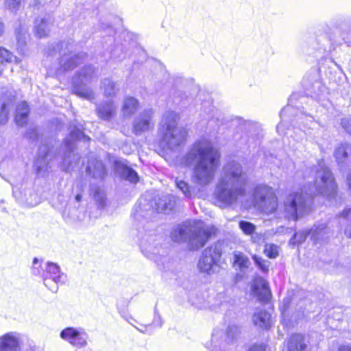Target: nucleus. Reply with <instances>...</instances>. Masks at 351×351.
Masks as SVG:
<instances>
[{"instance_id": "nucleus-1", "label": "nucleus", "mask_w": 351, "mask_h": 351, "mask_svg": "<svg viewBox=\"0 0 351 351\" xmlns=\"http://www.w3.org/2000/svg\"><path fill=\"white\" fill-rule=\"evenodd\" d=\"M337 184L330 169L319 162L316 169L313 185H304L296 191L289 193L285 198L283 211L286 218L296 221L311 210V197L321 194L328 198L336 193Z\"/></svg>"}, {"instance_id": "nucleus-2", "label": "nucleus", "mask_w": 351, "mask_h": 351, "mask_svg": "<svg viewBox=\"0 0 351 351\" xmlns=\"http://www.w3.org/2000/svg\"><path fill=\"white\" fill-rule=\"evenodd\" d=\"M220 154L206 139L196 141L189 152L180 159L184 167H193L191 182L197 189L205 188L214 180L219 166Z\"/></svg>"}, {"instance_id": "nucleus-3", "label": "nucleus", "mask_w": 351, "mask_h": 351, "mask_svg": "<svg viewBox=\"0 0 351 351\" xmlns=\"http://www.w3.org/2000/svg\"><path fill=\"white\" fill-rule=\"evenodd\" d=\"M246 183L247 176L241 165L234 160L228 162L223 167L215 191L219 206L225 208L235 203L244 195Z\"/></svg>"}, {"instance_id": "nucleus-4", "label": "nucleus", "mask_w": 351, "mask_h": 351, "mask_svg": "<svg viewBox=\"0 0 351 351\" xmlns=\"http://www.w3.org/2000/svg\"><path fill=\"white\" fill-rule=\"evenodd\" d=\"M75 140H82L88 141L90 138L86 136L80 129L74 126L70 127V138H66L64 141L65 152L64 156H56L53 148H49L47 145H43L39 147L38 158H36L34 166L37 173L39 175H43L49 168H51V162L56 160L60 164L61 169L63 171L71 170L80 162V158L74 152Z\"/></svg>"}, {"instance_id": "nucleus-5", "label": "nucleus", "mask_w": 351, "mask_h": 351, "mask_svg": "<svg viewBox=\"0 0 351 351\" xmlns=\"http://www.w3.org/2000/svg\"><path fill=\"white\" fill-rule=\"evenodd\" d=\"M213 228L200 220L186 221L175 228L171 234L174 242H186L192 250L202 247L212 233Z\"/></svg>"}, {"instance_id": "nucleus-6", "label": "nucleus", "mask_w": 351, "mask_h": 351, "mask_svg": "<svg viewBox=\"0 0 351 351\" xmlns=\"http://www.w3.org/2000/svg\"><path fill=\"white\" fill-rule=\"evenodd\" d=\"M178 114L173 111L166 112L162 119L159 134L160 145L165 149L176 150L186 140L187 130L182 127H178Z\"/></svg>"}, {"instance_id": "nucleus-7", "label": "nucleus", "mask_w": 351, "mask_h": 351, "mask_svg": "<svg viewBox=\"0 0 351 351\" xmlns=\"http://www.w3.org/2000/svg\"><path fill=\"white\" fill-rule=\"evenodd\" d=\"M32 272L34 276H40L45 287L54 293L58 291L59 285L66 281V276L57 264L51 262L42 263L37 258L33 261Z\"/></svg>"}, {"instance_id": "nucleus-8", "label": "nucleus", "mask_w": 351, "mask_h": 351, "mask_svg": "<svg viewBox=\"0 0 351 351\" xmlns=\"http://www.w3.org/2000/svg\"><path fill=\"white\" fill-rule=\"evenodd\" d=\"M95 71L93 66L88 65L83 67L75 75L72 80L73 93L84 99L92 100L94 99V93L92 90L85 86L86 84L90 82L95 76Z\"/></svg>"}, {"instance_id": "nucleus-9", "label": "nucleus", "mask_w": 351, "mask_h": 351, "mask_svg": "<svg viewBox=\"0 0 351 351\" xmlns=\"http://www.w3.org/2000/svg\"><path fill=\"white\" fill-rule=\"evenodd\" d=\"M254 201L255 206L265 213H271L278 207V199L273 189L265 185L255 188Z\"/></svg>"}, {"instance_id": "nucleus-10", "label": "nucleus", "mask_w": 351, "mask_h": 351, "mask_svg": "<svg viewBox=\"0 0 351 351\" xmlns=\"http://www.w3.org/2000/svg\"><path fill=\"white\" fill-rule=\"evenodd\" d=\"M74 45L71 43L62 42L57 45L59 53L62 56L60 59V68L58 74L62 71L73 69L79 64L82 63L85 57L84 53L76 54L73 52Z\"/></svg>"}, {"instance_id": "nucleus-11", "label": "nucleus", "mask_w": 351, "mask_h": 351, "mask_svg": "<svg viewBox=\"0 0 351 351\" xmlns=\"http://www.w3.org/2000/svg\"><path fill=\"white\" fill-rule=\"evenodd\" d=\"M60 337L77 348H83L88 345V335L82 328H66L60 332Z\"/></svg>"}, {"instance_id": "nucleus-12", "label": "nucleus", "mask_w": 351, "mask_h": 351, "mask_svg": "<svg viewBox=\"0 0 351 351\" xmlns=\"http://www.w3.org/2000/svg\"><path fill=\"white\" fill-rule=\"evenodd\" d=\"M154 114L152 108L145 110L138 114L133 121V132L140 135L152 129L154 126Z\"/></svg>"}, {"instance_id": "nucleus-13", "label": "nucleus", "mask_w": 351, "mask_h": 351, "mask_svg": "<svg viewBox=\"0 0 351 351\" xmlns=\"http://www.w3.org/2000/svg\"><path fill=\"white\" fill-rule=\"evenodd\" d=\"M220 256V251L217 247H210L205 249L197 265L199 271L202 273L210 274Z\"/></svg>"}, {"instance_id": "nucleus-14", "label": "nucleus", "mask_w": 351, "mask_h": 351, "mask_svg": "<svg viewBox=\"0 0 351 351\" xmlns=\"http://www.w3.org/2000/svg\"><path fill=\"white\" fill-rule=\"evenodd\" d=\"M22 335L17 332H9L0 337V351H21Z\"/></svg>"}, {"instance_id": "nucleus-15", "label": "nucleus", "mask_w": 351, "mask_h": 351, "mask_svg": "<svg viewBox=\"0 0 351 351\" xmlns=\"http://www.w3.org/2000/svg\"><path fill=\"white\" fill-rule=\"evenodd\" d=\"M202 108L203 112L206 114V119L208 121V125L213 130H217L223 123V118L221 113L215 109L209 101L204 103Z\"/></svg>"}, {"instance_id": "nucleus-16", "label": "nucleus", "mask_w": 351, "mask_h": 351, "mask_svg": "<svg viewBox=\"0 0 351 351\" xmlns=\"http://www.w3.org/2000/svg\"><path fill=\"white\" fill-rule=\"evenodd\" d=\"M252 291L260 301H267L270 297V290L267 282L263 278L255 279L252 285Z\"/></svg>"}, {"instance_id": "nucleus-17", "label": "nucleus", "mask_w": 351, "mask_h": 351, "mask_svg": "<svg viewBox=\"0 0 351 351\" xmlns=\"http://www.w3.org/2000/svg\"><path fill=\"white\" fill-rule=\"evenodd\" d=\"M176 204L175 197L171 195H164L154 199L153 208L158 213H168L171 211Z\"/></svg>"}, {"instance_id": "nucleus-18", "label": "nucleus", "mask_w": 351, "mask_h": 351, "mask_svg": "<svg viewBox=\"0 0 351 351\" xmlns=\"http://www.w3.org/2000/svg\"><path fill=\"white\" fill-rule=\"evenodd\" d=\"M254 324L259 328L268 330L272 326L271 314L263 309H258L252 316Z\"/></svg>"}, {"instance_id": "nucleus-19", "label": "nucleus", "mask_w": 351, "mask_h": 351, "mask_svg": "<svg viewBox=\"0 0 351 351\" xmlns=\"http://www.w3.org/2000/svg\"><path fill=\"white\" fill-rule=\"evenodd\" d=\"M53 24L52 17L47 16L42 19H37L34 23L36 35L39 38L45 37L49 35Z\"/></svg>"}, {"instance_id": "nucleus-20", "label": "nucleus", "mask_w": 351, "mask_h": 351, "mask_svg": "<svg viewBox=\"0 0 351 351\" xmlns=\"http://www.w3.org/2000/svg\"><path fill=\"white\" fill-rule=\"evenodd\" d=\"M114 169L117 173L120 176L132 183H136L138 182V176L137 173L132 168L128 167L124 162L121 161H116L114 162Z\"/></svg>"}, {"instance_id": "nucleus-21", "label": "nucleus", "mask_w": 351, "mask_h": 351, "mask_svg": "<svg viewBox=\"0 0 351 351\" xmlns=\"http://www.w3.org/2000/svg\"><path fill=\"white\" fill-rule=\"evenodd\" d=\"M86 172L95 178H103L106 173L104 164L97 159L88 160Z\"/></svg>"}, {"instance_id": "nucleus-22", "label": "nucleus", "mask_w": 351, "mask_h": 351, "mask_svg": "<svg viewBox=\"0 0 351 351\" xmlns=\"http://www.w3.org/2000/svg\"><path fill=\"white\" fill-rule=\"evenodd\" d=\"M308 230L311 239L315 242L327 239L330 233V229L325 223L315 225L313 228Z\"/></svg>"}, {"instance_id": "nucleus-23", "label": "nucleus", "mask_w": 351, "mask_h": 351, "mask_svg": "<svg viewBox=\"0 0 351 351\" xmlns=\"http://www.w3.org/2000/svg\"><path fill=\"white\" fill-rule=\"evenodd\" d=\"M306 343L302 335L294 334L288 341L289 351H305Z\"/></svg>"}, {"instance_id": "nucleus-24", "label": "nucleus", "mask_w": 351, "mask_h": 351, "mask_svg": "<svg viewBox=\"0 0 351 351\" xmlns=\"http://www.w3.org/2000/svg\"><path fill=\"white\" fill-rule=\"evenodd\" d=\"M29 109L26 102L19 104L16 110L15 121L18 125H25L28 119Z\"/></svg>"}, {"instance_id": "nucleus-25", "label": "nucleus", "mask_w": 351, "mask_h": 351, "mask_svg": "<svg viewBox=\"0 0 351 351\" xmlns=\"http://www.w3.org/2000/svg\"><path fill=\"white\" fill-rule=\"evenodd\" d=\"M175 184L178 190L187 198H191L195 196L197 186H191L185 180L176 178L175 179Z\"/></svg>"}, {"instance_id": "nucleus-26", "label": "nucleus", "mask_w": 351, "mask_h": 351, "mask_svg": "<svg viewBox=\"0 0 351 351\" xmlns=\"http://www.w3.org/2000/svg\"><path fill=\"white\" fill-rule=\"evenodd\" d=\"M138 106V101L134 97H128L123 101L121 109L123 117H129L134 114Z\"/></svg>"}, {"instance_id": "nucleus-27", "label": "nucleus", "mask_w": 351, "mask_h": 351, "mask_svg": "<svg viewBox=\"0 0 351 351\" xmlns=\"http://www.w3.org/2000/svg\"><path fill=\"white\" fill-rule=\"evenodd\" d=\"M116 107L112 101H109L104 105H100L97 108V113L99 116L104 119H110L114 113Z\"/></svg>"}, {"instance_id": "nucleus-28", "label": "nucleus", "mask_w": 351, "mask_h": 351, "mask_svg": "<svg viewBox=\"0 0 351 351\" xmlns=\"http://www.w3.org/2000/svg\"><path fill=\"white\" fill-rule=\"evenodd\" d=\"M351 147L346 143L341 144L338 146L334 153L338 164L343 163L348 156V152L350 151Z\"/></svg>"}, {"instance_id": "nucleus-29", "label": "nucleus", "mask_w": 351, "mask_h": 351, "mask_svg": "<svg viewBox=\"0 0 351 351\" xmlns=\"http://www.w3.org/2000/svg\"><path fill=\"white\" fill-rule=\"evenodd\" d=\"M141 248L142 252L148 258L154 260L156 263H157L159 265V262L161 258L160 256H158L160 253V249L158 248V247L152 246L151 245H143Z\"/></svg>"}, {"instance_id": "nucleus-30", "label": "nucleus", "mask_w": 351, "mask_h": 351, "mask_svg": "<svg viewBox=\"0 0 351 351\" xmlns=\"http://www.w3.org/2000/svg\"><path fill=\"white\" fill-rule=\"evenodd\" d=\"M16 36L17 39L18 49L22 51L25 46L27 40L29 38L27 28L23 25H20L16 29Z\"/></svg>"}, {"instance_id": "nucleus-31", "label": "nucleus", "mask_w": 351, "mask_h": 351, "mask_svg": "<svg viewBox=\"0 0 351 351\" xmlns=\"http://www.w3.org/2000/svg\"><path fill=\"white\" fill-rule=\"evenodd\" d=\"M104 95L108 97H112L116 95L117 88L116 83L110 79H105L101 82Z\"/></svg>"}, {"instance_id": "nucleus-32", "label": "nucleus", "mask_w": 351, "mask_h": 351, "mask_svg": "<svg viewBox=\"0 0 351 351\" xmlns=\"http://www.w3.org/2000/svg\"><path fill=\"white\" fill-rule=\"evenodd\" d=\"M13 107L12 101L3 102L0 109V124L4 125L8 120V114L11 108Z\"/></svg>"}, {"instance_id": "nucleus-33", "label": "nucleus", "mask_w": 351, "mask_h": 351, "mask_svg": "<svg viewBox=\"0 0 351 351\" xmlns=\"http://www.w3.org/2000/svg\"><path fill=\"white\" fill-rule=\"evenodd\" d=\"M239 227L242 230L243 234L248 236H252L256 230L255 225L246 221H240L239 222Z\"/></svg>"}, {"instance_id": "nucleus-34", "label": "nucleus", "mask_w": 351, "mask_h": 351, "mask_svg": "<svg viewBox=\"0 0 351 351\" xmlns=\"http://www.w3.org/2000/svg\"><path fill=\"white\" fill-rule=\"evenodd\" d=\"M234 264L242 269L248 267L250 261L242 253H237L234 254Z\"/></svg>"}, {"instance_id": "nucleus-35", "label": "nucleus", "mask_w": 351, "mask_h": 351, "mask_svg": "<svg viewBox=\"0 0 351 351\" xmlns=\"http://www.w3.org/2000/svg\"><path fill=\"white\" fill-rule=\"evenodd\" d=\"M308 236H310V232L308 230L299 231L294 234L293 238L291 239L290 243L294 245L300 244L306 240Z\"/></svg>"}, {"instance_id": "nucleus-36", "label": "nucleus", "mask_w": 351, "mask_h": 351, "mask_svg": "<svg viewBox=\"0 0 351 351\" xmlns=\"http://www.w3.org/2000/svg\"><path fill=\"white\" fill-rule=\"evenodd\" d=\"M265 254L269 258H276L278 256V247L275 244L267 243L264 248Z\"/></svg>"}, {"instance_id": "nucleus-37", "label": "nucleus", "mask_w": 351, "mask_h": 351, "mask_svg": "<svg viewBox=\"0 0 351 351\" xmlns=\"http://www.w3.org/2000/svg\"><path fill=\"white\" fill-rule=\"evenodd\" d=\"M92 193L95 200L99 205L103 207L105 204L106 195L103 190L99 188H95L92 189Z\"/></svg>"}, {"instance_id": "nucleus-38", "label": "nucleus", "mask_w": 351, "mask_h": 351, "mask_svg": "<svg viewBox=\"0 0 351 351\" xmlns=\"http://www.w3.org/2000/svg\"><path fill=\"white\" fill-rule=\"evenodd\" d=\"M23 1V0H5L4 5L5 8L12 12H16Z\"/></svg>"}, {"instance_id": "nucleus-39", "label": "nucleus", "mask_w": 351, "mask_h": 351, "mask_svg": "<svg viewBox=\"0 0 351 351\" xmlns=\"http://www.w3.org/2000/svg\"><path fill=\"white\" fill-rule=\"evenodd\" d=\"M253 259L255 263L258 266V267L263 271H267L269 267V262L263 259L261 257H258L257 256H254Z\"/></svg>"}, {"instance_id": "nucleus-40", "label": "nucleus", "mask_w": 351, "mask_h": 351, "mask_svg": "<svg viewBox=\"0 0 351 351\" xmlns=\"http://www.w3.org/2000/svg\"><path fill=\"white\" fill-rule=\"evenodd\" d=\"M289 303H290L289 298H285L283 300L282 306H280V311H281L282 316L284 320L285 319L286 312L289 307Z\"/></svg>"}, {"instance_id": "nucleus-41", "label": "nucleus", "mask_w": 351, "mask_h": 351, "mask_svg": "<svg viewBox=\"0 0 351 351\" xmlns=\"http://www.w3.org/2000/svg\"><path fill=\"white\" fill-rule=\"evenodd\" d=\"M251 240L253 243H261L265 240V236L261 233H256L254 232L251 236Z\"/></svg>"}, {"instance_id": "nucleus-42", "label": "nucleus", "mask_w": 351, "mask_h": 351, "mask_svg": "<svg viewBox=\"0 0 351 351\" xmlns=\"http://www.w3.org/2000/svg\"><path fill=\"white\" fill-rule=\"evenodd\" d=\"M341 125L347 132L351 134V119L344 118L341 120Z\"/></svg>"}, {"instance_id": "nucleus-43", "label": "nucleus", "mask_w": 351, "mask_h": 351, "mask_svg": "<svg viewBox=\"0 0 351 351\" xmlns=\"http://www.w3.org/2000/svg\"><path fill=\"white\" fill-rule=\"evenodd\" d=\"M250 351H265V347L262 345L253 346L250 348Z\"/></svg>"}, {"instance_id": "nucleus-44", "label": "nucleus", "mask_w": 351, "mask_h": 351, "mask_svg": "<svg viewBox=\"0 0 351 351\" xmlns=\"http://www.w3.org/2000/svg\"><path fill=\"white\" fill-rule=\"evenodd\" d=\"M121 315L128 321V323H130L132 325H133L132 322H136V320L130 315H125L124 313H123Z\"/></svg>"}, {"instance_id": "nucleus-45", "label": "nucleus", "mask_w": 351, "mask_h": 351, "mask_svg": "<svg viewBox=\"0 0 351 351\" xmlns=\"http://www.w3.org/2000/svg\"><path fill=\"white\" fill-rule=\"evenodd\" d=\"M338 351H351V345H342L339 346Z\"/></svg>"}, {"instance_id": "nucleus-46", "label": "nucleus", "mask_w": 351, "mask_h": 351, "mask_svg": "<svg viewBox=\"0 0 351 351\" xmlns=\"http://www.w3.org/2000/svg\"><path fill=\"white\" fill-rule=\"evenodd\" d=\"M291 108V107L289 106H287L285 108H284L280 112V117L282 119L285 114L290 111Z\"/></svg>"}, {"instance_id": "nucleus-47", "label": "nucleus", "mask_w": 351, "mask_h": 351, "mask_svg": "<svg viewBox=\"0 0 351 351\" xmlns=\"http://www.w3.org/2000/svg\"><path fill=\"white\" fill-rule=\"evenodd\" d=\"M344 233L347 237L351 238V223L346 227Z\"/></svg>"}, {"instance_id": "nucleus-48", "label": "nucleus", "mask_w": 351, "mask_h": 351, "mask_svg": "<svg viewBox=\"0 0 351 351\" xmlns=\"http://www.w3.org/2000/svg\"><path fill=\"white\" fill-rule=\"evenodd\" d=\"M347 184L351 194V171L348 174L347 176Z\"/></svg>"}, {"instance_id": "nucleus-49", "label": "nucleus", "mask_w": 351, "mask_h": 351, "mask_svg": "<svg viewBox=\"0 0 351 351\" xmlns=\"http://www.w3.org/2000/svg\"><path fill=\"white\" fill-rule=\"evenodd\" d=\"M276 130L278 131V133H280V134H283L284 133V130H283V124L282 123H280L277 127H276Z\"/></svg>"}, {"instance_id": "nucleus-50", "label": "nucleus", "mask_w": 351, "mask_h": 351, "mask_svg": "<svg viewBox=\"0 0 351 351\" xmlns=\"http://www.w3.org/2000/svg\"><path fill=\"white\" fill-rule=\"evenodd\" d=\"M233 330H237V327L236 326H229L228 328V330H227V333L228 335H230V333L233 331Z\"/></svg>"}, {"instance_id": "nucleus-51", "label": "nucleus", "mask_w": 351, "mask_h": 351, "mask_svg": "<svg viewBox=\"0 0 351 351\" xmlns=\"http://www.w3.org/2000/svg\"><path fill=\"white\" fill-rule=\"evenodd\" d=\"M350 212H351V208H348V209H346V210L343 212V214H342V215H343V216L344 217H347L350 215Z\"/></svg>"}, {"instance_id": "nucleus-52", "label": "nucleus", "mask_w": 351, "mask_h": 351, "mask_svg": "<svg viewBox=\"0 0 351 351\" xmlns=\"http://www.w3.org/2000/svg\"><path fill=\"white\" fill-rule=\"evenodd\" d=\"M40 3V0H33V1L30 3V5L32 6H37Z\"/></svg>"}, {"instance_id": "nucleus-53", "label": "nucleus", "mask_w": 351, "mask_h": 351, "mask_svg": "<svg viewBox=\"0 0 351 351\" xmlns=\"http://www.w3.org/2000/svg\"><path fill=\"white\" fill-rule=\"evenodd\" d=\"M305 118L308 121L313 122V118L311 116H306Z\"/></svg>"}, {"instance_id": "nucleus-54", "label": "nucleus", "mask_w": 351, "mask_h": 351, "mask_svg": "<svg viewBox=\"0 0 351 351\" xmlns=\"http://www.w3.org/2000/svg\"><path fill=\"white\" fill-rule=\"evenodd\" d=\"M81 198H82V196L80 195H77L75 197V199L77 202L80 201Z\"/></svg>"}, {"instance_id": "nucleus-55", "label": "nucleus", "mask_w": 351, "mask_h": 351, "mask_svg": "<svg viewBox=\"0 0 351 351\" xmlns=\"http://www.w3.org/2000/svg\"><path fill=\"white\" fill-rule=\"evenodd\" d=\"M136 328L141 332H143V333L145 332V330L140 329V328H138L137 327H136ZM146 328H147V327H145V329H146Z\"/></svg>"}]
</instances>
